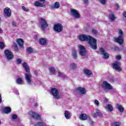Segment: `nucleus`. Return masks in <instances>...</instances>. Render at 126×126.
Returning a JSON list of instances; mask_svg holds the SVG:
<instances>
[{
    "label": "nucleus",
    "mask_w": 126,
    "mask_h": 126,
    "mask_svg": "<svg viewBox=\"0 0 126 126\" xmlns=\"http://www.w3.org/2000/svg\"><path fill=\"white\" fill-rule=\"evenodd\" d=\"M78 39L82 42H87L89 47H91L93 50L97 49V40L92 36L82 34L78 36Z\"/></svg>",
    "instance_id": "nucleus-1"
},
{
    "label": "nucleus",
    "mask_w": 126,
    "mask_h": 126,
    "mask_svg": "<svg viewBox=\"0 0 126 126\" xmlns=\"http://www.w3.org/2000/svg\"><path fill=\"white\" fill-rule=\"evenodd\" d=\"M118 34L119 36L115 38L116 43H118L119 45H123L124 44V32L122 30H120Z\"/></svg>",
    "instance_id": "nucleus-2"
},
{
    "label": "nucleus",
    "mask_w": 126,
    "mask_h": 126,
    "mask_svg": "<svg viewBox=\"0 0 126 126\" xmlns=\"http://www.w3.org/2000/svg\"><path fill=\"white\" fill-rule=\"evenodd\" d=\"M101 87L103 90H112L113 86L109 82L104 81L101 84Z\"/></svg>",
    "instance_id": "nucleus-3"
},
{
    "label": "nucleus",
    "mask_w": 126,
    "mask_h": 126,
    "mask_svg": "<svg viewBox=\"0 0 126 126\" xmlns=\"http://www.w3.org/2000/svg\"><path fill=\"white\" fill-rule=\"evenodd\" d=\"M39 25H40V28L43 30V31H45V29L49 26V25L47 23V21H46V20L45 19H43L41 18L39 20Z\"/></svg>",
    "instance_id": "nucleus-4"
},
{
    "label": "nucleus",
    "mask_w": 126,
    "mask_h": 126,
    "mask_svg": "<svg viewBox=\"0 0 126 126\" xmlns=\"http://www.w3.org/2000/svg\"><path fill=\"white\" fill-rule=\"evenodd\" d=\"M63 29V27L61 23L56 24L54 25L53 29L55 32H58L60 33V32H62Z\"/></svg>",
    "instance_id": "nucleus-5"
},
{
    "label": "nucleus",
    "mask_w": 126,
    "mask_h": 126,
    "mask_svg": "<svg viewBox=\"0 0 126 126\" xmlns=\"http://www.w3.org/2000/svg\"><path fill=\"white\" fill-rule=\"evenodd\" d=\"M112 67L113 69L116 70V71H122V67H121V63L116 62L112 63Z\"/></svg>",
    "instance_id": "nucleus-6"
},
{
    "label": "nucleus",
    "mask_w": 126,
    "mask_h": 126,
    "mask_svg": "<svg viewBox=\"0 0 126 126\" xmlns=\"http://www.w3.org/2000/svg\"><path fill=\"white\" fill-rule=\"evenodd\" d=\"M50 93L52 94V95H53L55 99H60V95H59V90H58V89L56 88L51 89Z\"/></svg>",
    "instance_id": "nucleus-7"
},
{
    "label": "nucleus",
    "mask_w": 126,
    "mask_h": 126,
    "mask_svg": "<svg viewBox=\"0 0 126 126\" xmlns=\"http://www.w3.org/2000/svg\"><path fill=\"white\" fill-rule=\"evenodd\" d=\"M25 79L29 85H32V75L30 73L25 74Z\"/></svg>",
    "instance_id": "nucleus-8"
},
{
    "label": "nucleus",
    "mask_w": 126,
    "mask_h": 126,
    "mask_svg": "<svg viewBox=\"0 0 126 126\" xmlns=\"http://www.w3.org/2000/svg\"><path fill=\"white\" fill-rule=\"evenodd\" d=\"M29 115L30 117L33 118V119H34L35 120H41V115L33 111H30L29 113Z\"/></svg>",
    "instance_id": "nucleus-9"
},
{
    "label": "nucleus",
    "mask_w": 126,
    "mask_h": 126,
    "mask_svg": "<svg viewBox=\"0 0 126 126\" xmlns=\"http://www.w3.org/2000/svg\"><path fill=\"white\" fill-rule=\"evenodd\" d=\"M4 55L5 58L8 61H10V60H12L13 59V55L9 50H6L4 51Z\"/></svg>",
    "instance_id": "nucleus-10"
},
{
    "label": "nucleus",
    "mask_w": 126,
    "mask_h": 126,
    "mask_svg": "<svg viewBox=\"0 0 126 126\" xmlns=\"http://www.w3.org/2000/svg\"><path fill=\"white\" fill-rule=\"evenodd\" d=\"M78 48L79 49V55L82 56V57H84L85 55H86V49L84 46L79 45L78 46Z\"/></svg>",
    "instance_id": "nucleus-11"
},
{
    "label": "nucleus",
    "mask_w": 126,
    "mask_h": 126,
    "mask_svg": "<svg viewBox=\"0 0 126 126\" xmlns=\"http://www.w3.org/2000/svg\"><path fill=\"white\" fill-rule=\"evenodd\" d=\"M99 51L100 52L101 55L103 56V59H105V60H106L107 59H109V53H107L106 51H105V49L103 48H99Z\"/></svg>",
    "instance_id": "nucleus-12"
},
{
    "label": "nucleus",
    "mask_w": 126,
    "mask_h": 126,
    "mask_svg": "<svg viewBox=\"0 0 126 126\" xmlns=\"http://www.w3.org/2000/svg\"><path fill=\"white\" fill-rule=\"evenodd\" d=\"M71 15L75 18H80V14L78 13V12L76 9H71L70 10Z\"/></svg>",
    "instance_id": "nucleus-13"
},
{
    "label": "nucleus",
    "mask_w": 126,
    "mask_h": 126,
    "mask_svg": "<svg viewBox=\"0 0 126 126\" xmlns=\"http://www.w3.org/2000/svg\"><path fill=\"white\" fill-rule=\"evenodd\" d=\"M11 16V10L8 7H6L4 9V16L5 17H9Z\"/></svg>",
    "instance_id": "nucleus-14"
},
{
    "label": "nucleus",
    "mask_w": 126,
    "mask_h": 126,
    "mask_svg": "<svg viewBox=\"0 0 126 126\" xmlns=\"http://www.w3.org/2000/svg\"><path fill=\"white\" fill-rule=\"evenodd\" d=\"M76 90L79 92V93H80V94H82V95L86 94V90L85 88L79 87L76 89Z\"/></svg>",
    "instance_id": "nucleus-15"
},
{
    "label": "nucleus",
    "mask_w": 126,
    "mask_h": 126,
    "mask_svg": "<svg viewBox=\"0 0 126 126\" xmlns=\"http://www.w3.org/2000/svg\"><path fill=\"white\" fill-rule=\"evenodd\" d=\"M105 110L107 111V112H113L114 111V107H113V105L110 104H108L106 106L104 107Z\"/></svg>",
    "instance_id": "nucleus-16"
},
{
    "label": "nucleus",
    "mask_w": 126,
    "mask_h": 126,
    "mask_svg": "<svg viewBox=\"0 0 126 126\" xmlns=\"http://www.w3.org/2000/svg\"><path fill=\"white\" fill-rule=\"evenodd\" d=\"M79 119L81 121H86L88 119V115L85 113L80 114Z\"/></svg>",
    "instance_id": "nucleus-17"
},
{
    "label": "nucleus",
    "mask_w": 126,
    "mask_h": 126,
    "mask_svg": "<svg viewBox=\"0 0 126 126\" xmlns=\"http://www.w3.org/2000/svg\"><path fill=\"white\" fill-rule=\"evenodd\" d=\"M16 42L20 47H21V48H23V44L24 43V41L23 40V39L21 38H18L16 39Z\"/></svg>",
    "instance_id": "nucleus-18"
},
{
    "label": "nucleus",
    "mask_w": 126,
    "mask_h": 126,
    "mask_svg": "<svg viewBox=\"0 0 126 126\" xmlns=\"http://www.w3.org/2000/svg\"><path fill=\"white\" fill-rule=\"evenodd\" d=\"M39 43L42 46L48 45V41L46 38H40L39 40Z\"/></svg>",
    "instance_id": "nucleus-19"
},
{
    "label": "nucleus",
    "mask_w": 126,
    "mask_h": 126,
    "mask_svg": "<svg viewBox=\"0 0 126 126\" xmlns=\"http://www.w3.org/2000/svg\"><path fill=\"white\" fill-rule=\"evenodd\" d=\"M23 66L25 68V71H26V72H30V69L29 68V66L28 64H27V63L26 62L24 63L23 64Z\"/></svg>",
    "instance_id": "nucleus-20"
},
{
    "label": "nucleus",
    "mask_w": 126,
    "mask_h": 126,
    "mask_svg": "<svg viewBox=\"0 0 126 126\" xmlns=\"http://www.w3.org/2000/svg\"><path fill=\"white\" fill-rule=\"evenodd\" d=\"M84 74L86 75H92V71L88 69H84L83 70Z\"/></svg>",
    "instance_id": "nucleus-21"
},
{
    "label": "nucleus",
    "mask_w": 126,
    "mask_h": 126,
    "mask_svg": "<svg viewBox=\"0 0 126 126\" xmlns=\"http://www.w3.org/2000/svg\"><path fill=\"white\" fill-rule=\"evenodd\" d=\"M34 5L35 6H38L39 7H46V5L42 4L39 2V1H36L34 2Z\"/></svg>",
    "instance_id": "nucleus-22"
},
{
    "label": "nucleus",
    "mask_w": 126,
    "mask_h": 126,
    "mask_svg": "<svg viewBox=\"0 0 126 126\" xmlns=\"http://www.w3.org/2000/svg\"><path fill=\"white\" fill-rule=\"evenodd\" d=\"M116 106L117 107V109L118 110V111H120L121 113L124 112L125 108H124V107H123V106L119 104H117L116 105Z\"/></svg>",
    "instance_id": "nucleus-23"
},
{
    "label": "nucleus",
    "mask_w": 126,
    "mask_h": 126,
    "mask_svg": "<svg viewBox=\"0 0 126 126\" xmlns=\"http://www.w3.org/2000/svg\"><path fill=\"white\" fill-rule=\"evenodd\" d=\"M60 3L59 2H56L54 4L51 6V9H58L60 7Z\"/></svg>",
    "instance_id": "nucleus-24"
},
{
    "label": "nucleus",
    "mask_w": 126,
    "mask_h": 126,
    "mask_svg": "<svg viewBox=\"0 0 126 126\" xmlns=\"http://www.w3.org/2000/svg\"><path fill=\"white\" fill-rule=\"evenodd\" d=\"M109 19L112 21V22H114L115 21V20L116 19V18H117L116 17V16H115V14H114L113 12H112L110 15H109Z\"/></svg>",
    "instance_id": "nucleus-25"
},
{
    "label": "nucleus",
    "mask_w": 126,
    "mask_h": 126,
    "mask_svg": "<svg viewBox=\"0 0 126 126\" xmlns=\"http://www.w3.org/2000/svg\"><path fill=\"white\" fill-rule=\"evenodd\" d=\"M3 112L5 114H9L11 112V109L9 107H6L3 108Z\"/></svg>",
    "instance_id": "nucleus-26"
},
{
    "label": "nucleus",
    "mask_w": 126,
    "mask_h": 126,
    "mask_svg": "<svg viewBox=\"0 0 126 126\" xmlns=\"http://www.w3.org/2000/svg\"><path fill=\"white\" fill-rule=\"evenodd\" d=\"M64 116L65 119H66V120H69V119H70V113H69V112H68V111H64Z\"/></svg>",
    "instance_id": "nucleus-27"
},
{
    "label": "nucleus",
    "mask_w": 126,
    "mask_h": 126,
    "mask_svg": "<svg viewBox=\"0 0 126 126\" xmlns=\"http://www.w3.org/2000/svg\"><path fill=\"white\" fill-rule=\"evenodd\" d=\"M72 56L73 59H74V60H76V59H77V54L76 53V50H75V49H73L72 50Z\"/></svg>",
    "instance_id": "nucleus-28"
},
{
    "label": "nucleus",
    "mask_w": 126,
    "mask_h": 126,
    "mask_svg": "<svg viewBox=\"0 0 126 126\" xmlns=\"http://www.w3.org/2000/svg\"><path fill=\"white\" fill-rule=\"evenodd\" d=\"M49 72L51 74H56V69L54 67H50L49 68Z\"/></svg>",
    "instance_id": "nucleus-29"
},
{
    "label": "nucleus",
    "mask_w": 126,
    "mask_h": 126,
    "mask_svg": "<svg viewBox=\"0 0 126 126\" xmlns=\"http://www.w3.org/2000/svg\"><path fill=\"white\" fill-rule=\"evenodd\" d=\"M69 68L70 69L72 70L76 69V64H75V63H70L69 65Z\"/></svg>",
    "instance_id": "nucleus-30"
},
{
    "label": "nucleus",
    "mask_w": 126,
    "mask_h": 126,
    "mask_svg": "<svg viewBox=\"0 0 126 126\" xmlns=\"http://www.w3.org/2000/svg\"><path fill=\"white\" fill-rule=\"evenodd\" d=\"M95 113L96 114H97L98 117H100V118H102V117H103V114H102V113L100 112V110L98 109H95Z\"/></svg>",
    "instance_id": "nucleus-31"
},
{
    "label": "nucleus",
    "mask_w": 126,
    "mask_h": 126,
    "mask_svg": "<svg viewBox=\"0 0 126 126\" xmlns=\"http://www.w3.org/2000/svg\"><path fill=\"white\" fill-rule=\"evenodd\" d=\"M33 51H34V50L31 47H28L27 48V53H29V54H31L32 53H33Z\"/></svg>",
    "instance_id": "nucleus-32"
},
{
    "label": "nucleus",
    "mask_w": 126,
    "mask_h": 126,
    "mask_svg": "<svg viewBox=\"0 0 126 126\" xmlns=\"http://www.w3.org/2000/svg\"><path fill=\"white\" fill-rule=\"evenodd\" d=\"M16 83L17 84H22L23 81L22 79L21 78H19L16 80Z\"/></svg>",
    "instance_id": "nucleus-33"
},
{
    "label": "nucleus",
    "mask_w": 126,
    "mask_h": 126,
    "mask_svg": "<svg viewBox=\"0 0 126 126\" xmlns=\"http://www.w3.org/2000/svg\"><path fill=\"white\" fill-rule=\"evenodd\" d=\"M58 76L60 77H66V75L63 73H61V72H58Z\"/></svg>",
    "instance_id": "nucleus-34"
},
{
    "label": "nucleus",
    "mask_w": 126,
    "mask_h": 126,
    "mask_svg": "<svg viewBox=\"0 0 126 126\" xmlns=\"http://www.w3.org/2000/svg\"><path fill=\"white\" fill-rule=\"evenodd\" d=\"M121 125H122L121 122H114V123H112L113 126H121Z\"/></svg>",
    "instance_id": "nucleus-35"
},
{
    "label": "nucleus",
    "mask_w": 126,
    "mask_h": 126,
    "mask_svg": "<svg viewBox=\"0 0 126 126\" xmlns=\"http://www.w3.org/2000/svg\"><path fill=\"white\" fill-rule=\"evenodd\" d=\"M34 126H44V123L43 122H38Z\"/></svg>",
    "instance_id": "nucleus-36"
},
{
    "label": "nucleus",
    "mask_w": 126,
    "mask_h": 126,
    "mask_svg": "<svg viewBox=\"0 0 126 126\" xmlns=\"http://www.w3.org/2000/svg\"><path fill=\"white\" fill-rule=\"evenodd\" d=\"M22 62V60H21V59L19 58L16 59V63H17V64H20Z\"/></svg>",
    "instance_id": "nucleus-37"
},
{
    "label": "nucleus",
    "mask_w": 126,
    "mask_h": 126,
    "mask_svg": "<svg viewBox=\"0 0 126 126\" xmlns=\"http://www.w3.org/2000/svg\"><path fill=\"white\" fill-rule=\"evenodd\" d=\"M4 48V43L3 42H0V49H3Z\"/></svg>",
    "instance_id": "nucleus-38"
},
{
    "label": "nucleus",
    "mask_w": 126,
    "mask_h": 126,
    "mask_svg": "<svg viewBox=\"0 0 126 126\" xmlns=\"http://www.w3.org/2000/svg\"><path fill=\"white\" fill-rule=\"evenodd\" d=\"M99 2L101 3V4H106V2H107V0H98Z\"/></svg>",
    "instance_id": "nucleus-39"
},
{
    "label": "nucleus",
    "mask_w": 126,
    "mask_h": 126,
    "mask_svg": "<svg viewBox=\"0 0 126 126\" xmlns=\"http://www.w3.org/2000/svg\"><path fill=\"white\" fill-rule=\"evenodd\" d=\"M92 32L93 34H94V35H97V34H98V31L95 29H93Z\"/></svg>",
    "instance_id": "nucleus-40"
},
{
    "label": "nucleus",
    "mask_w": 126,
    "mask_h": 126,
    "mask_svg": "<svg viewBox=\"0 0 126 126\" xmlns=\"http://www.w3.org/2000/svg\"><path fill=\"white\" fill-rule=\"evenodd\" d=\"M94 103L96 106H97V107L99 106V101H98V100L95 99L94 100Z\"/></svg>",
    "instance_id": "nucleus-41"
},
{
    "label": "nucleus",
    "mask_w": 126,
    "mask_h": 126,
    "mask_svg": "<svg viewBox=\"0 0 126 126\" xmlns=\"http://www.w3.org/2000/svg\"><path fill=\"white\" fill-rule=\"evenodd\" d=\"M22 9H23V10H24V11H26L27 12H28V11H29V9L25 7L24 6H22Z\"/></svg>",
    "instance_id": "nucleus-42"
},
{
    "label": "nucleus",
    "mask_w": 126,
    "mask_h": 126,
    "mask_svg": "<svg viewBox=\"0 0 126 126\" xmlns=\"http://www.w3.org/2000/svg\"><path fill=\"white\" fill-rule=\"evenodd\" d=\"M13 46H14V47H15V49L16 51H18V47H17V44H16V43H14Z\"/></svg>",
    "instance_id": "nucleus-43"
},
{
    "label": "nucleus",
    "mask_w": 126,
    "mask_h": 126,
    "mask_svg": "<svg viewBox=\"0 0 126 126\" xmlns=\"http://www.w3.org/2000/svg\"><path fill=\"white\" fill-rule=\"evenodd\" d=\"M12 25L13 27H16V26L17 25V23H16V22H12Z\"/></svg>",
    "instance_id": "nucleus-44"
},
{
    "label": "nucleus",
    "mask_w": 126,
    "mask_h": 126,
    "mask_svg": "<svg viewBox=\"0 0 126 126\" xmlns=\"http://www.w3.org/2000/svg\"><path fill=\"white\" fill-rule=\"evenodd\" d=\"M12 118L13 120H16V119H17V116L15 114H14V115H13Z\"/></svg>",
    "instance_id": "nucleus-45"
},
{
    "label": "nucleus",
    "mask_w": 126,
    "mask_h": 126,
    "mask_svg": "<svg viewBox=\"0 0 126 126\" xmlns=\"http://www.w3.org/2000/svg\"><path fill=\"white\" fill-rule=\"evenodd\" d=\"M83 2L85 4H88V3H89V1L88 0H83Z\"/></svg>",
    "instance_id": "nucleus-46"
},
{
    "label": "nucleus",
    "mask_w": 126,
    "mask_h": 126,
    "mask_svg": "<svg viewBox=\"0 0 126 126\" xmlns=\"http://www.w3.org/2000/svg\"><path fill=\"white\" fill-rule=\"evenodd\" d=\"M103 100H104V103H108V102H109V99L107 98H104Z\"/></svg>",
    "instance_id": "nucleus-47"
},
{
    "label": "nucleus",
    "mask_w": 126,
    "mask_h": 126,
    "mask_svg": "<svg viewBox=\"0 0 126 126\" xmlns=\"http://www.w3.org/2000/svg\"><path fill=\"white\" fill-rule=\"evenodd\" d=\"M116 9L118 10L119 8H120V5L118 4H115Z\"/></svg>",
    "instance_id": "nucleus-48"
},
{
    "label": "nucleus",
    "mask_w": 126,
    "mask_h": 126,
    "mask_svg": "<svg viewBox=\"0 0 126 126\" xmlns=\"http://www.w3.org/2000/svg\"><path fill=\"white\" fill-rule=\"evenodd\" d=\"M97 113H94L92 114V116L94 118H96L97 117Z\"/></svg>",
    "instance_id": "nucleus-49"
},
{
    "label": "nucleus",
    "mask_w": 126,
    "mask_h": 126,
    "mask_svg": "<svg viewBox=\"0 0 126 126\" xmlns=\"http://www.w3.org/2000/svg\"><path fill=\"white\" fill-rule=\"evenodd\" d=\"M116 59H117V60H121V59H122V57H121V56H117V57H116Z\"/></svg>",
    "instance_id": "nucleus-50"
},
{
    "label": "nucleus",
    "mask_w": 126,
    "mask_h": 126,
    "mask_svg": "<svg viewBox=\"0 0 126 126\" xmlns=\"http://www.w3.org/2000/svg\"><path fill=\"white\" fill-rule=\"evenodd\" d=\"M2 101V99L1 98V94H0V103H1Z\"/></svg>",
    "instance_id": "nucleus-51"
},
{
    "label": "nucleus",
    "mask_w": 126,
    "mask_h": 126,
    "mask_svg": "<svg viewBox=\"0 0 126 126\" xmlns=\"http://www.w3.org/2000/svg\"><path fill=\"white\" fill-rule=\"evenodd\" d=\"M123 16L126 18V11L123 12Z\"/></svg>",
    "instance_id": "nucleus-52"
},
{
    "label": "nucleus",
    "mask_w": 126,
    "mask_h": 126,
    "mask_svg": "<svg viewBox=\"0 0 126 126\" xmlns=\"http://www.w3.org/2000/svg\"><path fill=\"white\" fill-rule=\"evenodd\" d=\"M34 73L35 75H36V76H38V72H37V71H34Z\"/></svg>",
    "instance_id": "nucleus-53"
},
{
    "label": "nucleus",
    "mask_w": 126,
    "mask_h": 126,
    "mask_svg": "<svg viewBox=\"0 0 126 126\" xmlns=\"http://www.w3.org/2000/svg\"><path fill=\"white\" fill-rule=\"evenodd\" d=\"M90 123L91 125H92V126H93V124H94V122L91 121Z\"/></svg>",
    "instance_id": "nucleus-54"
},
{
    "label": "nucleus",
    "mask_w": 126,
    "mask_h": 126,
    "mask_svg": "<svg viewBox=\"0 0 126 126\" xmlns=\"http://www.w3.org/2000/svg\"><path fill=\"white\" fill-rule=\"evenodd\" d=\"M115 50H118L119 49V47H116L115 48Z\"/></svg>",
    "instance_id": "nucleus-55"
},
{
    "label": "nucleus",
    "mask_w": 126,
    "mask_h": 126,
    "mask_svg": "<svg viewBox=\"0 0 126 126\" xmlns=\"http://www.w3.org/2000/svg\"><path fill=\"white\" fill-rule=\"evenodd\" d=\"M40 1H43V2H45V0H39Z\"/></svg>",
    "instance_id": "nucleus-56"
},
{
    "label": "nucleus",
    "mask_w": 126,
    "mask_h": 126,
    "mask_svg": "<svg viewBox=\"0 0 126 126\" xmlns=\"http://www.w3.org/2000/svg\"><path fill=\"white\" fill-rule=\"evenodd\" d=\"M36 106H37V103H35V104H34V106L36 107Z\"/></svg>",
    "instance_id": "nucleus-57"
},
{
    "label": "nucleus",
    "mask_w": 126,
    "mask_h": 126,
    "mask_svg": "<svg viewBox=\"0 0 126 126\" xmlns=\"http://www.w3.org/2000/svg\"><path fill=\"white\" fill-rule=\"evenodd\" d=\"M1 123V122H0V125Z\"/></svg>",
    "instance_id": "nucleus-58"
}]
</instances>
